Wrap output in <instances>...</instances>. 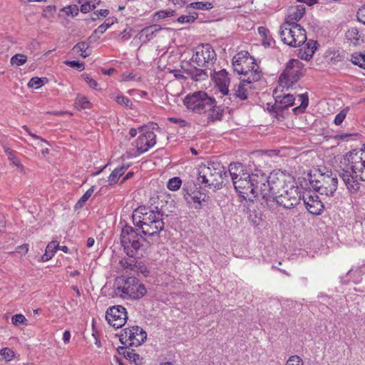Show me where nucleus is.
I'll list each match as a JSON object with an SVG mask.
<instances>
[{
  "label": "nucleus",
  "instance_id": "nucleus-61",
  "mask_svg": "<svg viewBox=\"0 0 365 365\" xmlns=\"http://www.w3.org/2000/svg\"><path fill=\"white\" fill-rule=\"evenodd\" d=\"M258 31L260 35H262L264 38H267V36L269 34V31L267 28L263 27V26H259L258 28Z\"/></svg>",
  "mask_w": 365,
  "mask_h": 365
},
{
  "label": "nucleus",
  "instance_id": "nucleus-3",
  "mask_svg": "<svg viewBox=\"0 0 365 365\" xmlns=\"http://www.w3.org/2000/svg\"><path fill=\"white\" fill-rule=\"evenodd\" d=\"M225 168L218 162H210L207 165H201L198 168L197 181L205 187L219 190L224 185L225 178H227Z\"/></svg>",
  "mask_w": 365,
  "mask_h": 365
},
{
  "label": "nucleus",
  "instance_id": "nucleus-60",
  "mask_svg": "<svg viewBox=\"0 0 365 365\" xmlns=\"http://www.w3.org/2000/svg\"><path fill=\"white\" fill-rule=\"evenodd\" d=\"M85 81L89 85V86L91 88H93L94 89H97L98 83L94 79L91 78L89 76H86L85 78Z\"/></svg>",
  "mask_w": 365,
  "mask_h": 365
},
{
  "label": "nucleus",
  "instance_id": "nucleus-18",
  "mask_svg": "<svg viewBox=\"0 0 365 365\" xmlns=\"http://www.w3.org/2000/svg\"><path fill=\"white\" fill-rule=\"evenodd\" d=\"M143 133L136 140L137 150L143 153L148 151L156 143V135L150 130H145L144 128H139Z\"/></svg>",
  "mask_w": 365,
  "mask_h": 365
},
{
  "label": "nucleus",
  "instance_id": "nucleus-56",
  "mask_svg": "<svg viewBox=\"0 0 365 365\" xmlns=\"http://www.w3.org/2000/svg\"><path fill=\"white\" fill-rule=\"evenodd\" d=\"M190 196L195 203V208L201 209L202 206V201H205L204 199L201 200L200 197H198L197 195H194L193 196L190 195Z\"/></svg>",
  "mask_w": 365,
  "mask_h": 365
},
{
  "label": "nucleus",
  "instance_id": "nucleus-15",
  "mask_svg": "<svg viewBox=\"0 0 365 365\" xmlns=\"http://www.w3.org/2000/svg\"><path fill=\"white\" fill-rule=\"evenodd\" d=\"M215 58L216 53L210 44H202L196 48L191 60L198 66L205 67Z\"/></svg>",
  "mask_w": 365,
  "mask_h": 365
},
{
  "label": "nucleus",
  "instance_id": "nucleus-11",
  "mask_svg": "<svg viewBox=\"0 0 365 365\" xmlns=\"http://www.w3.org/2000/svg\"><path fill=\"white\" fill-rule=\"evenodd\" d=\"M302 197L299 188L293 183L288 185L287 188L276 195L270 202H276L285 209H292L300 203Z\"/></svg>",
  "mask_w": 365,
  "mask_h": 365
},
{
  "label": "nucleus",
  "instance_id": "nucleus-46",
  "mask_svg": "<svg viewBox=\"0 0 365 365\" xmlns=\"http://www.w3.org/2000/svg\"><path fill=\"white\" fill-rule=\"evenodd\" d=\"M114 24V20L112 19H107L105 23L100 25L95 31L94 33L103 34L111 25Z\"/></svg>",
  "mask_w": 365,
  "mask_h": 365
},
{
  "label": "nucleus",
  "instance_id": "nucleus-41",
  "mask_svg": "<svg viewBox=\"0 0 365 365\" xmlns=\"http://www.w3.org/2000/svg\"><path fill=\"white\" fill-rule=\"evenodd\" d=\"M26 61V56L21 53L16 54L11 58V63L17 66L24 64Z\"/></svg>",
  "mask_w": 365,
  "mask_h": 365
},
{
  "label": "nucleus",
  "instance_id": "nucleus-44",
  "mask_svg": "<svg viewBox=\"0 0 365 365\" xmlns=\"http://www.w3.org/2000/svg\"><path fill=\"white\" fill-rule=\"evenodd\" d=\"M182 184V181L179 178H171L168 183V188L170 190L175 191L178 190Z\"/></svg>",
  "mask_w": 365,
  "mask_h": 365
},
{
  "label": "nucleus",
  "instance_id": "nucleus-55",
  "mask_svg": "<svg viewBox=\"0 0 365 365\" xmlns=\"http://www.w3.org/2000/svg\"><path fill=\"white\" fill-rule=\"evenodd\" d=\"M346 115V111L345 110H342L339 113H338L334 118V123L336 125H339L342 123L344 120L345 119Z\"/></svg>",
  "mask_w": 365,
  "mask_h": 365
},
{
  "label": "nucleus",
  "instance_id": "nucleus-42",
  "mask_svg": "<svg viewBox=\"0 0 365 365\" xmlns=\"http://www.w3.org/2000/svg\"><path fill=\"white\" fill-rule=\"evenodd\" d=\"M198 17L197 12H192L187 15H182L178 19V21L180 23H192Z\"/></svg>",
  "mask_w": 365,
  "mask_h": 365
},
{
  "label": "nucleus",
  "instance_id": "nucleus-64",
  "mask_svg": "<svg viewBox=\"0 0 365 365\" xmlns=\"http://www.w3.org/2000/svg\"><path fill=\"white\" fill-rule=\"evenodd\" d=\"M97 15H100L101 16H107L109 14V11L108 9H100L96 11Z\"/></svg>",
  "mask_w": 365,
  "mask_h": 365
},
{
  "label": "nucleus",
  "instance_id": "nucleus-58",
  "mask_svg": "<svg viewBox=\"0 0 365 365\" xmlns=\"http://www.w3.org/2000/svg\"><path fill=\"white\" fill-rule=\"evenodd\" d=\"M158 15L159 18L165 19L168 16H172L174 15V11L173 10H163L158 12Z\"/></svg>",
  "mask_w": 365,
  "mask_h": 365
},
{
  "label": "nucleus",
  "instance_id": "nucleus-62",
  "mask_svg": "<svg viewBox=\"0 0 365 365\" xmlns=\"http://www.w3.org/2000/svg\"><path fill=\"white\" fill-rule=\"evenodd\" d=\"M122 77H123V81H130L134 78V76L133 75V73H128V72L124 73L123 74Z\"/></svg>",
  "mask_w": 365,
  "mask_h": 365
},
{
  "label": "nucleus",
  "instance_id": "nucleus-12",
  "mask_svg": "<svg viewBox=\"0 0 365 365\" xmlns=\"http://www.w3.org/2000/svg\"><path fill=\"white\" fill-rule=\"evenodd\" d=\"M251 185L254 190V197H262L267 206H269L268 199L269 176H267L262 170L255 169L250 174Z\"/></svg>",
  "mask_w": 365,
  "mask_h": 365
},
{
  "label": "nucleus",
  "instance_id": "nucleus-26",
  "mask_svg": "<svg viewBox=\"0 0 365 365\" xmlns=\"http://www.w3.org/2000/svg\"><path fill=\"white\" fill-rule=\"evenodd\" d=\"M244 173V166L240 163H232L229 165V174L231 176L232 182L237 180Z\"/></svg>",
  "mask_w": 365,
  "mask_h": 365
},
{
  "label": "nucleus",
  "instance_id": "nucleus-48",
  "mask_svg": "<svg viewBox=\"0 0 365 365\" xmlns=\"http://www.w3.org/2000/svg\"><path fill=\"white\" fill-rule=\"evenodd\" d=\"M62 11L67 15L75 16L78 15L79 9L76 5H70L62 9Z\"/></svg>",
  "mask_w": 365,
  "mask_h": 365
},
{
  "label": "nucleus",
  "instance_id": "nucleus-27",
  "mask_svg": "<svg viewBox=\"0 0 365 365\" xmlns=\"http://www.w3.org/2000/svg\"><path fill=\"white\" fill-rule=\"evenodd\" d=\"M362 37L363 34L356 27H351L346 33V39L354 45L359 44L360 41H363Z\"/></svg>",
  "mask_w": 365,
  "mask_h": 365
},
{
  "label": "nucleus",
  "instance_id": "nucleus-10",
  "mask_svg": "<svg viewBox=\"0 0 365 365\" xmlns=\"http://www.w3.org/2000/svg\"><path fill=\"white\" fill-rule=\"evenodd\" d=\"M294 183L293 178L280 170H274L269 175L268 199L269 202L276 195L288 187V185Z\"/></svg>",
  "mask_w": 365,
  "mask_h": 365
},
{
  "label": "nucleus",
  "instance_id": "nucleus-20",
  "mask_svg": "<svg viewBox=\"0 0 365 365\" xmlns=\"http://www.w3.org/2000/svg\"><path fill=\"white\" fill-rule=\"evenodd\" d=\"M252 82L255 81L245 78H243L237 86V88L235 90L232 97L235 99L239 98L241 101L247 99L249 94L251 93V83Z\"/></svg>",
  "mask_w": 365,
  "mask_h": 365
},
{
  "label": "nucleus",
  "instance_id": "nucleus-52",
  "mask_svg": "<svg viewBox=\"0 0 365 365\" xmlns=\"http://www.w3.org/2000/svg\"><path fill=\"white\" fill-rule=\"evenodd\" d=\"M65 63L71 67L76 68L80 71L85 68L84 63L78 61H66Z\"/></svg>",
  "mask_w": 365,
  "mask_h": 365
},
{
  "label": "nucleus",
  "instance_id": "nucleus-30",
  "mask_svg": "<svg viewBox=\"0 0 365 365\" xmlns=\"http://www.w3.org/2000/svg\"><path fill=\"white\" fill-rule=\"evenodd\" d=\"M162 29L160 25L153 24L143 29L140 31L141 36H145L146 41L153 38L158 32Z\"/></svg>",
  "mask_w": 365,
  "mask_h": 365
},
{
  "label": "nucleus",
  "instance_id": "nucleus-49",
  "mask_svg": "<svg viewBox=\"0 0 365 365\" xmlns=\"http://www.w3.org/2000/svg\"><path fill=\"white\" fill-rule=\"evenodd\" d=\"M96 9V4L93 3V0H89L86 1L84 4L81 5V11L83 13H87L90 11L94 10Z\"/></svg>",
  "mask_w": 365,
  "mask_h": 365
},
{
  "label": "nucleus",
  "instance_id": "nucleus-38",
  "mask_svg": "<svg viewBox=\"0 0 365 365\" xmlns=\"http://www.w3.org/2000/svg\"><path fill=\"white\" fill-rule=\"evenodd\" d=\"M351 60L354 65H357L365 69V54L361 53H355L351 55Z\"/></svg>",
  "mask_w": 365,
  "mask_h": 365
},
{
  "label": "nucleus",
  "instance_id": "nucleus-14",
  "mask_svg": "<svg viewBox=\"0 0 365 365\" xmlns=\"http://www.w3.org/2000/svg\"><path fill=\"white\" fill-rule=\"evenodd\" d=\"M120 336V341L125 346H140L147 338L146 332L140 327L126 328Z\"/></svg>",
  "mask_w": 365,
  "mask_h": 365
},
{
  "label": "nucleus",
  "instance_id": "nucleus-36",
  "mask_svg": "<svg viewBox=\"0 0 365 365\" xmlns=\"http://www.w3.org/2000/svg\"><path fill=\"white\" fill-rule=\"evenodd\" d=\"M120 264L124 269L131 271L138 272V264L135 259H123L120 261Z\"/></svg>",
  "mask_w": 365,
  "mask_h": 365
},
{
  "label": "nucleus",
  "instance_id": "nucleus-47",
  "mask_svg": "<svg viewBox=\"0 0 365 365\" xmlns=\"http://www.w3.org/2000/svg\"><path fill=\"white\" fill-rule=\"evenodd\" d=\"M43 85V80L38 77H33L28 83L30 88H38Z\"/></svg>",
  "mask_w": 365,
  "mask_h": 365
},
{
  "label": "nucleus",
  "instance_id": "nucleus-4",
  "mask_svg": "<svg viewBox=\"0 0 365 365\" xmlns=\"http://www.w3.org/2000/svg\"><path fill=\"white\" fill-rule=\"evenodd\" d=\"M232 66L235 72L243 75L250 81H258L261 78L259 66L247 51H241L235 56Z\"/></svg>",
  "mask_w": 365,
  "mask_h": 365
},
{
  "label": "nucleus",
  "instance_id": "nucleus-6",
  "mask_svg": "<svg viewBox=\"0 0 365 365\" xmlns=\"http://www.w3.org/2000/svg\"><path fill=\"white\" fill-rule=\"evenodd\" d=\"M279 34L282 41L289 46L297 47L307 41L306 31L297 23H284L280 26Z\"/></svg>",
  "mask_w": 365,
  "mask_h": 365
},
{
  "label": "nucleus",
  "instance_id": "nucleus-29",
  "mask_svg": "<svg viewBox=\"0 0 365 365\" xmlns=\"http://www.w3.org/2000/svg\"><path fill=\"white\" fill-rule=\"evenodd\" d=\"M90 43L87 41H81L73 47V51L78 53L83 58H86L91 54V50L89 49Z\"/></svg>",
  "mask_w": 365,
  "mask_h": 365
},
{
  "label": "nucleus",
  "instance_id": "nucleus-34",
  "mask_svg": "<svg viewBox=\"0 0 365 365\" xmlns=\"http://www.w3.org/2000/svg\"><path fill=\"white\" fill-rule=\"evenodd\" d=\"M4 149L11 163L17 168L23 169V165L21 163L20 160L16 156V152L8 147H4Z\"/></svg>",
  "mask_w": 365,
  "mask_h": 365
},
{
  "label": "nucleus",
  "instance_id": "nucleus-5",
  "mask_svg": "<svg viewBox=\"0 0 365 365\" xmlns=\"http://www.w3.org/2000/svg\"><path fill=\"white\" fill-rule=\"evenodd\" d=\"M115 293L125 299H139L146 294V289L135 277H121L115 282Z\"/></svg>",
  "mask_w": 365,
  "mask_h": 365
},
{
  "label": "nucleus",
  "instance_id": "nucleus-23",
  "mask_svg": "<svg viewBox=\"0 0 365 365\" xmlns=\"http://www.w3.org/2000/svg\"><path fill=\"white\" fill-rule=\"evenodd\" d=\"M183 72L195 81H205L208 75L205 70L189 66L187 68L182 67Z\"/></svg>",
  "mask_w": 365,
  "mask_h": 365
},
{
  "label": "nucleus",
  "instance_id": "nucleus-35",
  "mask_svg": "<svg viewBox=\"0 0 365 365\" xmlns=\"http://www.w3.org/2000/svg\"><path fill=\"white\" fill-rule=\"evenodd\" d=\"M317 42L315 41H307V44H306V48L304 50V54L306 56L304 57V59L305 60H309L313 54L314 53V51H316L317 49Z\"/></svg>",
  "mask_w": 365,
  "mask_h": 365
},
{
  "label": "nucleus",
  "instance_id": "nucleus-57",
  "mask_svg": "<svg viewBox=\"0 0 365 365\" xmlns=\"http://www.w3.org/2000/svg\"><path fill=\"white\" fill-rule=\"evenodd\" d=\"M168 120L171 123L179 125L180 127H185L187 124V123L185 120L181 118H169Z\"/></svg>",
  "mask_w": 365,
  "mask_h": 365
},
{
  "label": "nucleus",
  "instance_id": "nucleus-43",
  "mask_svg": "<svg viewBox=\"0 0 365 365\" xmlns=\"http://www.w3.org/2000/svg\"><path fill=\"white\" fill-rule=\"evenodd\" d=\"M94 192V186H92L91 188H89L84 195L80 198V200L76 203V207H82L86 202L91 197L92 194Z\"/></svg>",
  "mask_w": 365,
  "mask_h": 365
},
{
  "label": "nucleus",
  "instance_id": "nucleus-50",
  "mask_svg": "<svg viewBox=\"0 0 365 365\" xmlns=\"http://www.w3.org/2000/svg\"><path fill=\"white\" fill-rule=\"evenodd\" d=\"M27 319L26 317L21 314H17L12 317L11 322L15 326H19L20 324H24L26 323Z\"/></svg>",
  "mask_w": 365,
  "mask_h": 365
},
{
  "label": "nucleus",
  "instance_id": "nucleus-8",
  "mask_svg": "<svg viewBox=\"0 0 365 365\" xmlns=\"http://www.w3.org/2000/svg\"><path fill=\"white\" fill-rule=\"evenodd\" d=\"M144 239L140 236L133 227L125 225L120 234V242L126 255L133 258L143 245Z\"/></svg>",
  "mask_w": 365,
  "mask_h": 365
},
{
  "label": "nucleus",
  "instance_id": "nucleus-63",
  "mask_svg": "<svg viewBox=\"0 0 365 365\" xmlns=\"http://www.w3.org/2000/svg\"><path fill=\"white\" fill-rule=\"evenodd\" d=\"M138 271L137 272H141L144 276H148L149 274V271L147 268L143 266H140V264H138Z\"/></svg>",
  "mask_w": 365,
  "mask_h": 365
},
{
  "label": "nucleus",
  "instance_id": "nucleus-22",
  "mask_svg": "<svg viewBox=\"0 0 365 365\" xmlns=\"http://www.w3.org/2000/svg\"><path fill=\"white\" fill-rule=\"evenodd\" d=\"M295 98L292 94H284L283 96H277L275 103L273 106L276 110L282 111L294 105Z\"/></svg>",
  "mask_w": 365,
  "mask_h": 365
},
{
  "label": "nucleus",
  "instance_id": "nucleus-53",
  "mask_svg": "<svg viewBox=\"0 0 365 365\" xmlns=\"http://www.w3.org/2000/svg\"><path fill=\"white\" fill-rule=\"evenodd\" d=\"M286 365H304V363L298 356L294 355L289 357Z\"/></svg>",
  "mask_w": 365,
  "mask_h": 365
},
{
  "label": "nucleus",
  "instance_id": "nucleus-25",
  "mask_svg": "<svg viewBox=\"0 0 365 365\" xmlns=\"http://www.w3.org/2000/svg\"><path fill=\"white\" fill-rule=\"evenodd\" d=\"M221 94L222 96L219 98L217 103H219L225 110L230 108L233 109L237 106V103L235 102L236 99L232 97V94H230L229 92Z\"/></svg>",
  "mask_w": 365,
  "mask_h": 365
},
{
  "label": "nucleus",
  "instance_id": "nucleus-28",
  "mask_svg": "<svg viewBox=\"0 0 365 365\" xmlns=\"http://www.w3.org/2000/svg\"><path fill=\"white\" fill-rule=\"evenodd\" d=\"M209 111L208 118L212 121L220 120L224 114L225 109L221 105L217 106V102L213 104V107L211 109H207Z\"/></svg>",
  "mask_w": 365,
  "mask_h": 365
},
{
  "label": "nucleus",
  "instance_id": "nucleus-51",
  "mask_svg": "<svg viewBox=\"0 0 365 365\" xmlns=\"http://www.w3.org/2000/svg\"><path fill=\"white\" fill-rule=\"evenodd\" d=\"M191 5L194 9L200 10H209L212 8V6L210 3L195 2L191 4Z\"/></svg>",
  "mask_w": 365,
  "mask_h": 365
},
{
  "label": "nucleus",
  "instance_id": "nucleus-21",
  "mask_svg": "<svg viewBox=\"0 0 365 365\" xmlns=\"http://www.w3.org/2000/svg\"><path fill=\"white\" fill-rule=\"evenodd\" d=\"M214 78L216 85L219 88V91L221 93H226L227 92H229L228 87L230 83V79L226 70L222 69L216 73Z\"/></svg>",
  "mask_w": 365,
  "mask_h": 365
},
{
  "label": "nucleus",
  "instance_id": "nucleus-2",
  "mask_svg": "<svg viewBox=\"0 0 365 365\" xmlns=\"http://www.w3.org/2000/svg\"><path fill=\"white\" fill-rule=\"evenodd\" d=\"M133 222L135 227L142 230L144 235L155 236L164 229L163 213L158 207H139L133 213Z\"/></svg>",
  "mask_w": 365,
  "mask_h": 365
},
{
  "label": "nucleus",
  "instance_id": "nucleus-32",
  "mask_svg": "<svg viewBox=\"0 0 365 365\" xmlns=\"http://www.w3.org/2000/svg\"><path fill=\"white\" fill-rule=\"evenodd\" d=\"M118 353L123 354L126 359L137 363L140 359V355L135 352L133 349H128L127 347H119L118 349Z\"/></svg>",
  "mask_w": 365,
  "mask_h": 365
},
{
  "label": "nucleus",
  "instance_id": "nucleus-33",
  "mask_svg": "<svg viewBox=\"0 0 365 365\" xmlns=\"http://www.w3.org/2000/svg\"><path fill=\"white\" fill-rule=\"evenodd\" d=\"M127 169L128 167L122 165L119 168H116L114 170H113L108 177V181L109 185H113L116 183L119 178L124 174Z\"/></svg>",
  "mask_w": 365,
  "mask_h": 365
},
{
  "label": "nucleus",
  "instance_id": "nucleus-54",
  "mask_svg": "<svg viewBox=\"0 0 365 365\" xmlns=\"http://www.w3.org/2000/svg\"><path fill=\"white\" fill-rule=\"evenodd\" d=\"M356 18L360 23L365 25V4L357 11Z\"/></svg>",
  "mask_w": 365,
  "mask_h": 365
},
{
  "label": "nucleus",
  "instance_id": "nucleus-7",
  "mask_svg": "<svg viewBox=\"0 0 365 365\" xmlns=\"http://www.w3.org/2000/svg\"><path fill=\"white\" fill-rule=\"evenodd\" d=\"M312 187L321 195L333 196L337 189L336 175L331 170H326L319 175L316 180H310Z\"/></svg>",
  "mask_w": 365,
  "mask_h": 365
},
{
  "label": "nucleus",
  "instance_id": "nucleus-37",
  "mask_svg": "<svg viewBox=\"0 0 365 365\" xmlns=\"http://www.w3.org/2000/svg\"><path fill=\"white\" fill-rule=\"evenodd\" d=\"M299 100L301 101L300 105L293 109L295 113L303 112L308 106L309 98L307 93L299 95Z\"/></svg>",
  "mask_w": 365,
  "mask_h": 365
},
{
  "label": "nucleus",
  "instance_id": "nucleus-19",
  "mask_svg": "<svg viewBox=\"0 0 365 365\" xmlns=\"http://www.w3.org/2000/svg\"><path fill=\"white\" fill-rule=\"evenodd\" d=\"M302 199L303 200L307 210L311 214L315 215L321 214L324 209V205L317 194L313 193L312 195H303Z\"/></svg>",
  "mask_w": 365,
  "mask_h": 365
},
{
  "label": "nucleus",
  "instance_id": "nucleus-45",
  "mask_svg": "<svg viewBox=\"0 0 365 365\" xmlns=\"http://www.w3.org/2000/svg\"><path fill=\"white\" fill-rule=\"evenodd\" d=\"M113 101L117 103L128 108H130L132 106L131 101L124 96H116L113 98Z\"/></svg>",
  "mask_w": 365,
  "mask_h": 365
},
{
  "label": "nucleus",
  "instance_id": "nucleus-1",
  "mask_svg": "<svg viewBox=\"0 0 365 365\" xmlns=\"http://www.w3.org/2000/svg\"><path fill=\"white\" fill-rule=\"evenodd\" d=\"M344 160L352 172L343 170L339 176L351 193H356L360 189L359 180L365 181V152L364 149H355L347 153Z\"/></svg>",
  "mask_w": 365,
  "mask_h": 365
},
{
  "label": "nucleus",
  "instance_id": "nucleus-16",
  "mask_svg": "<svg viewBox=\"0 0 365 365\" xmlns=\"http://www.w3.org/2000/svg\"><path fill=\"white\" fill-rule=\"evenodd\" d=\"M106 319L108 324L114 328L122 327L128 319L125 308L120 305L108 308L106 313Z\"/></svg>",
  "mask_w": 365,
  "mask_h": 365
},
{
  "label": "nucleus",
  "instance_id": "nucleus-39",
  "mask_svg": "<svg viewBox=\"0 0 365 365\" xmlns=\"http://www.w3.org/2000/svg\"><path fill=\"white\" fill-rule=\"evenodd\" d=\"M75 106L79 109H87L91 107V103L85 96L78 95L76 98Z\"/></svg>",
  "mask_w": 365,
  "mask_h": 365
},
{
  "label": "nucleus",
  "instance_id": "nucleus-24",
  "mask_svg": "<svg viewBox=\"0 0 365 365\" xmlns=\"http://www.w3.org/2000/svg\"><path fill=\"white\" fill-rule=\"evenodd\" d=\"M305 13V8L303 5H297L289 9L288 15L284 23H297Z\"/></svg>",
  "mask_w": 365,
  "mask_h": 365
},
{
  "label": "nucleus",
  "instance_id": "nucleus-31",
  "mask_svg": "<svg viewBox=\"0 0 365 365\" xmlns=\"http://www.w3.org/2000/svg\"><path fill=\"white\" fill-rule=\"evenodd\" d=\"M58 247L59 244L57 241L49 242L46 248L45 253L41 256V261L47 262L51 259Z\"/></svg>",
  "mask_w": 365,
  "mask_h": 365
},
{
  "label": "nucleus",
  "instance_id": "nucleus-59",
  "mask_svg": "<svg viewBox=\"0 0 365 365\" xmlns=\"http://www.w3.org/2000/svg\"><path fill=\"white\" fill-rule=\"evenodd\" d=\"M16 251L20 254L26 255L29 251V245L27 244H24L22 245L18 246L16 249Z\"/></svg>",
  "mask_w": 365,
  "mask_h": 365
},
{
  "label": "nucleus",
  "instance_id": "nucleus-17",
  "mask_svg": "<svg viewBox=\"0 0 365 365\" xmlns=\"http://www.w3.org/2000/svg\"><path fill=\"white\" fill-rule=\"evenodd\" d=\"M251 179L250 178L249 173H242L237 180L234 181V186L236 191L245 200L254 197L253 187L251 185Z\"/></svg>",
  "mask_w": 365,
  "mask_h": 365
},
{
  "label": "nucleus",
  "instance_id": "nucleus-9",
  "mask_svg": "<svg viewBox=\"0 0 365 365\" xmlns=\"http://www.w3.org/2000/svg\"><path fill=\"white\" fill-rule=\"evenodd\" d=\"M215 99L209 96L204 91H197L192 95H188L184 99V103L187 108L198 113H205L207 109H211Z\"/></svg>",
  "mask_w": 365,
  "mask_h": 365
},
{
  "label": "nucleus",
  "instance_id": "nucleus-40",
  "mask_svg": "<svg viewBox=\"0 0 365 365\" xmlns=\"http://www.w3.org/2000/svg\"><path fill=\"white\" fill-rule=\"evenodd\" d=\"M0 360H5L6 361H9L13 359L15 354L13 350L11 349L6 347L2 349H0Z\"/></svg>",
  "mask_w": 365,
  "mask_h": 365
},
{
  "label": "nucleus",
  "instance_id": "nucleus-13",
  "mask_svg": "<svg viewBox=\"0 0 365 365\" xmlns=\"http://www.w3.org/2000/svg\"><path fill=\"white\" fill-rule=\"evenodd\" d=\"M302 63L297 59H291L280 75L279 83L283 87L289 88L298 80V73L301 69Z\"/></svg>",
  "mask_w": 365,
  "mask_h": 365
}]
</instances>
